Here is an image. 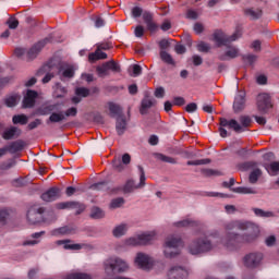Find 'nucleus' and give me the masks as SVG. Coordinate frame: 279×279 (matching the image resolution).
I'll use <instances>...</instances> for the list:
<instances>
[{"label": "nucleus", "mask_w": 279, "mask_h": 279, "mask_svg": "<svg viewBox=\"0 0 279 279\" xmlns=\"http://www.w3.org/2000/svg\"><path fill=\"white\" fill-rule=\"evenodd\" d=\"M241 38V32L236 31L231 36L226 33H215L214 40L217 43V47H227V50L219 54L218 59L221 62H228V60H234V58H239L241 56V51L235 46H230V43H234V40H239Z\"/></svg>", "instance_id": "1"}, {"label": "nucleus", "mask_w": 279, "mask_h": 279, "mask_svg": "<svg viewBox=\"0 0 279 279\" xmlns=\"http://www.w3.org/2000/svg\"><path fill=\"white\" fill-rule=\"evenodd\" d=\"M225 230H246V233L241 234V244L243 243H254L258 239L260 229L254 222L247 221H231L225 225Z\"/></svg>", "instance_id": "2"}, {"label": "nucleus", "mask_w": 279, "mask_h": 279, "mask_svg": "<svg viewBox=\"0 0 279 279\" xmlns=\"http://www.w3.org/2000/svg\"><path fill=\"white\" fill-rule=\"evenodd\" d=\"M219 121V132L221 138H226L228 136V130H226V128L233 130L235 134H241V132H245L247 128L252 125V118L250 116H241L239 118L240 122L235 119L228 120L226 118H220Z\"/></svg>", "instance_id": "3"}, {"label": "nucleus", "mask_w": 279, "mask_h": 279, "mask_svg": "<svg viewBox=\"0 0 279 279\" xmlns=\"http://www.w3.org/2000/svg\"><path fill=\"white\" fill-rule=\"evenodd\" d=\"M47 209L38 204L32 205L26 213V219L31 226L47 223V221H56L58 217L53 211L50 213V218H45Z\"/></svg>", "instance_id": "4"}, {"label": "nucleus", "mask_w": 279, "mask_h": 279, "mask_svg": "<svg viewBox=\"0 0 279 279\" xmlns=\"http://www.w3.org/2000/svg\"><path fill=\"white\" fill-rule=\"evenodd\" d=\"M104 269L108 276H117V274H125L130 266L119 257H109L104 262Z\"/></svg>", "instance_id": "5"}, {"label": "nucleus", "mask_w": 279, "mask_h": 279, "mask_svg": "<svg viewBox=\"0 0 279 279\" xmlns=\"http://www.w3.org/2000/svg\"><path fill=\"white\" fill-rule=\"evenodd\" d=\"M215 245L213 242L207 238H197L194 239L189 245V252L192 256H198V254H206V252L213 251Z\"/></svg>", "instance_id": "6"}, {"label": "nucleus", "mask_w": 279, "mask_h": 279, "mask_svg": "<svg viewBox=\"0 0 279 279\" xmlns=\"http://www.w3.org/2000/svg\"><path fill=\"white\" fill-rule=\"evenodd\" d=\"M221 244L229 252H235L241 247V234L234 230H226L225 236L221 239Z\"/></svg>", "instance_id": "7"}, {"label": "nucleus", "mask_w": 279, "mask_h": 279, "mask_svg": "<svg viewBox=\"0 0 279 279\" xmlns=\"http://www.w3.org/2000/svg\"><path fill=\"white\" fill-rule=\"evenodd\" d=\"M137 169L140 171L138 185L134 183V180H128L123 187L121 186L114 187L111 191V193L117 194L119 193V191H123V193L128 194V193H133L135 189H143V186H145V180H147V178H145V169H143V166H138Z\"/></svg>", "instance_id": "8"}, {"label": "nucleus", "mask_w": 279, "mask_h": 279, "mask_svg": "<svg viewBox=\"0 0 279 279\" xmlns=\"http://www.w3.org/2000/svg\"><path fill=\"white\" fill-rule=\"evenodd\" d=\"M239 167L242 169V171H248V169H252L248 175L250 184H256V182H258V178L263 175V170L258 168V162L256 161H246L241 163Z\"/></svg>", "instance_id": "9"}, {"label": "nucleus", "mask_w": 279, "mask_h": 279, "mask_svg": "<svg viewBox=\"0 0 279 279\" xmlns=\"http://www.w3.org/2000/svg\"><path fill=\"white\" fill-rule=\"evenodd\" d=\"M256 106L260 114H268L269 110L274 108V102H271V96H269V94H259L257 96Z\"/></svg>", "instance_id": "10"}, {"label": "nucleus", "mask_w": 279, "mask_h": 279, "mask_svg": "<svg viewBox=\"0 0 279 279\" xmlns=\"http://www.w3.org/2000/svg\"><path fill=\"white\" fill-rule=\"evenodd\" d=\"M154 239H156V234L154 232L143 233L135 238H130L129 240H126V245H149L151 241H154Z\"/></svg>", "instance_id": "11"}, {"label": "nucleus", "mask_w": 279, "mask_h": 279, "mask_svg": "<svg viewBox=\"0 0 279 279\" xmlns=\"http://www.w3.org/2000/svg\"><path fill=\"white\" fill-rule=\"evenodd\" d=\"M263 263V253H250L243 257V265L247 269H256Z\"/></svg>", "instance_id": "12"}, {"label": "nucleus", "mask_w": 279, "mask_h": 279, "mask_svg": "<svg viewBox=\"0 0 279 279\" xmlns=\"http://www.w3.org/2000/svg\"><path fill=\"white\" fill-rule=\"evenodd\" d=\"M47 43H51V37H47L41 41H38L27 52H26V60L27 62H32L33 60H36L38 58V53L43 51V48Z\"/></svg>", "instance_id": "13"}, {"label": "nucleus", "mask_w": 279, "mask_h": 279, "mask_svg": "<svg viewBox=\"0 0 279 279\" xmlns=\"http://www.w3.org/2000/svg\"><path fill=\"white\" fill-rule=\"evenodd\" d=\"M158 101L149 96V93L144 94V98L141 101L140 113L147 114L150 108H154Z\"/></svg>", "instance_id": "14"}, {"label": "nucleus", "mask_w": 279, "mask_h": 279, "mask_svg": "<svg viewBox=\"0 0 279 279\" xmlns=\"http://www.w3.org/2000/svg\"><path fill=\"white\" fill-rule=\"evenodd\" d=\"M135 263L140 269H151L154 265V260H151V257L144 253H138Z\"/></svg>", "instance_id": "15"}, {"label": "nucleus", "mask_w": 279, "mask_h": 279, "mask_svg": "<svg viewBox=\"0 0 279 279\" xmlns=\"http://www.w3.org/2000/svg\"><path fill=\"white\" fill-rule=\"evenodd\" d=\"M130 162H132V156H130V154L126 153L122 156V162H121V159L119 158L118 159L114 158L112 160L113 169L119 173H121V171L125 169L124 165H130Z\"/></svg>", "instance_id": "16"}, {"label": "nucleus", "mask_w": 279, "mask_h": 279, "mask_svg": "<svg viewBox=\"0 0 279 279\" xmlns=\"http://www.w3.org/2000/svg\"><path fill=\"white\" fill-rule=\"evenodd\" d=\"M142 16L148 32H150L151 34H154V32H158V24L154 22V14L151 12L144 11Z\"/></svg>", "instance_id": "17"}, {"label": "nucleus", "mask_w": 279, "mask_h": 279, "mask_svg": "<svg viewBox=\"0 0 279 279\" xmlns=\"http://www.w3.org/2000/svg\"><path fill=\"white\" fill-rule=\"evenodd\" d=\"M245 110V92H240L233 101V112L239 114V112H243Z\"/></svg>", "instance_id": "18"}, {"label": "nucleus", "mask_w": 279, "mask_h": 279, "mask_svg": "<svg viewBox=\"0 0 279 279\" xmlns=\"http://www.w3.org/2000/svg\"><path fill=\"white\" fill-rule=\"evenodd\" d=\"M43 202H56L60 197L59 187H50L48 191L41 194Z\"/></svg>", "instance_id": "19"}, {"label": "nucleus", "mask_w": 279, "mask_h": 279, "mask_svg": "<svg viewBox=\"0 0 279 279\" xmlns=\"http://www.w3.org/2000/svg\"><path fill=\"white\" fill-rule=\"evenodd\" d=\"M36 97H38V92L28 89L23 100V108H34L36 106Z\"/></svg>", "instance_id": "20"}, {"label": "nucleus", "mask_w": 279, "mask_h": 279, "mask_svg": "<svg viewBox=\"0 0 279 279\" xmlns=\"http://www.w3.org/2000/svg\"><path fill=\"white\" fill-rule=\"evenodd\" d=\"M116 130L119 136L125 134V130H128V120L125 119V116L116 118Z\"/></svg>", "instance_id": "21"}, {"label": "nucleus", "mask_w": 279, "mask_h": 279, "mask_svg": "<svg viewBox=\"0 0 279 279\" xmlns=\"http://www.w3.org/2000/svg\"><path fill=\"white\" fill-rule=\"evenodd\" d=\"M64 121H66L64 111H53L47 120V125H49V123H64Z\"/></svg>", "instance_id": "22"}, {"label": "nucleus", "mask_w": 279, "mask_h": 279, "mask_svg": "<svg viewBox=\"0 0 279 279\" xmlns=\"http://www.w3.org/2000/svg\"><path fill=\"white\" fill-rule=\"evenodd\" d=\"M75 232H77V228H75L74 226H64V227L54 229L52 231V234L54 236H58L59 234H62V235L75 234Z\"/></svg>", "instance_id": "23"}, {"label": "nucleus", "mask_w": 279, "mask_h": 279, "mask_svg": "<svg viewBox=\"0 0 279 279\" xmlns=\"http://www.w3.org/2000/svg\"><path fill=\"white\" fill-rule=\"evenodd\" d=\"M21 136V130L16 126H12L3 132L2 138L4 141H12V138H19Z\"/></svg>", "instance_id": "24"}, {"label": "nucleus", "mask_w": 279, "mask_h": 279, "mask_svg": "<svg viewBox=\"0 0 279 279\" xmlns=\"http://www.w3.org/2000/svg\"><path fill=\"white\" fill-rule=\"evenodd\" d=\"M23 147H25V142H23L22 140H17L11 143L9 146H5L4 148L10 154H16V151H23Z\"/></svg>", "instance_id": "25"}, {"label": "nucleus", "mask_w": 279, "mask_h": 279, "mask_svg": "<svg viewBox=\"0 0 279 279\" xmlns=\"http://www.w3.org/2000/svg\"><path fill=\"white\" fill-rule=\"evenodd\" d=\"M59 73H62L63 77H68L69 80H71V77H74L75 75V68L68 63H64L60 66Z\"/></svg>", "instance_id": "26"}, {"label": "nucleus", "mask_w": 279, "mask_h": 279, "mask_svg": "<svg viewBox=\"0 0 279 279\" xmlns=\"http://www.w3.org/2000/svg\"><path fill=\"white\" fill-rule=\"evenodd\" d=\"M56 110H58V104L47 105V106L39 107L37 109V114H39L40 117H46L47 114H51L56 112Z\"/></svg>", "instance_id": "27"}, {"label": "nucleus", "mask_w": 279, "mask_h": 279, "mask_svg": "<svg viewBox=\"0 0 279 279\" xmlns=\"http://www.w3.org/2000/svg\"><path fill=\"white\" fill-rule=\"evenodd\" d=\"M88 60L89 62H97V60H108V53L96 48L95 52L89 53Z\"/></svg>", "instance_id": "28"}, {"label": "nucleus", "mask_w": 279, "mask_h": 279, "mask_svg": "<svg viewBox=\"0 0 279 279\" xmlns=\"http://www.w3.org/2000/svg\"><path fill=\"white\" fill-rule=\"evenodd\" d=\"M245 16H250L251 21H258L263 16V10L254 8L251 9H244Z\"/></svg>", "instance_id": "29"}, {"label": "nucleus", "mask_w": 279, "mask_h": 279, "mask_svg": "<svg viewBox=\"0 0 279 279\" xmlns=\"http://www.w3.org/2000/svg\"><path fill=\"white\" fill-rule=\"evenodd\" d=\"M113 189L108 182H99L92 185L93 191H107V193H114L112 192Z\"/></svg>", "instance_id": "30"}, {"label": "nucleus", "mask_w": 279, "mask_h": 279, "mask_svg": "<svg viewBox=\"0 0 279 279\" xmlns=\"http://www.w3.org/2000/svg\"><path fill=\"white\" fill-rule=\"evenodd\" d=\"M264 168L266 169L267 173H269V175H278L279 174V161L264 163Z\"/></svg>", "instance_id": "31"}, {"label": "nucleus", "mask_w": 279, "mask_h": 279, "mask_svg": "<svg viewBox=\"0 0 279 279\" xmlns=\"http://www.w3.org/2000/svg\"><path fill=\"white\" fill-rule=\"evenodd\" d=\"M109 111L111 112V117H116V119L119 117H125V114H123V109L117 104L110 102Z\"/></svg>", "instance_id": "32"}, {"label": "nucleus", "mask_w": 279, "mask_h": 279, "mask_svg": "<svg viewBox=\"0 0 279 279\" xmlns=\"http://www.w3.org/2000/svg\"><path fill=\"white\" fill-rule=\"evenodd\" d=\"M71 243V240H59L57 241L58 245H63L64 250H73V251H80L82 250V244H69Z\"/></svg>", "instance_id": "33"}, {"label": "nucleus", "mask_w": 279, "mask_h": 279, "mask_svg": "<svg viewBox=\"0 0 279 279\" xmlns=\"http://www.w3.org/2000/svg\"><path fill=\"white\" fill-rule=\"evenodd\" d=\"M180 245H182V239L178 236L168 238L166 241V247H168V250L180 247Z\"/></svg>", "instance_id": "34"}, {"label": "nucleus", "mask_w": 279, "mask_h": 279, "mask_svg": "<svg viewBox=\"0 0 279 279\" xmlns=\"http://www.w3.org/2000/svg\"><path fill=\"white\" fill-rule=\"evenodd\" d=\"M231 191L233 193H239L241 195H256V190L252 189V187H233L231 189Z\"/></svg>", "instance_id": "35"}, {"label": "nucleus", "mask_w": 279, "mask_h": 279, "mask_svg": "<svg viewBox=\"0 0 279 279\" xmlns=\"http://www.w3.org/2000/svg\"><path fill=\"white\" fill-rule=\"evenodd\" d=\"M96 73L98 74L99 77H106V76L110 75V70L108 68V63L105 62L101 65H98L96 68Z\"/></svg>", "instance_id": "36"}, {"label": "nucleus", "mask_w": 279, "mask_h": 279, "mask_svg": "<svg viewBox=\"0 0 279 279\" xmlns=\"http://www.w3.org/2000/svg\"><path fill=\"white\" fill-rule=\"evenodd\" d=\"M159 56L162 62H165L166 64H171L172 66H175V61L173 60V57H171L169 52L161 50L159 52Z\"/></svg>", "instance_id": "37"}, {"label": "nucleus", "mask_w": 279, "mask_h": 279, "mask_svg": "<svg viewBox=\"0 0 279 279\" xmlns=\"http://www.w3.org/2000/svg\"><path fill=\"white\" fill-rule=\"evenodd\" d=\"M201 173L202 175H204V178H215V177L223 175V172L215 169H202Z\"/></svg>", "instance_id": "38"}, {"label": "nucleus", "mask_w": 279, "mask_h": 279, "mask_svg": "<svg viewBox=\"0 0 279 279\" xmlns=\"http://www.w3.org/2000/svg\"><path fill=\"white\" fill-rule=\"evenodd\" d=\"M71 210H76L75 215H82L84 210H86V206L80 202L72 201V204L70 205Z\"/></svg>", "instance_id": "39"}, {"label": "nucleus", "mask_w": 279, "mask_h": 279, "mask_svg": "<svg viewBox=\"0 0 279 279\" xmlns=\"http://www.w3.org/2000/svg\"><path fill=\"white\" fill-rule=\"evenodd\" d=\"M177 228H195L197 226V221L191 220V219H185L175 222Z\"/></svg>", "instance_id": "40"}, {"label": "nucleus", "mask_w": 279, "mask_h": 279, "mask_svg": "<svg viewBox=\"0 0 279 279\" xmlns=\"http://www.w3.org/2000/svg\"><path fill=\"white\" fill-rule=\"evenodd\" d=\"M154 156L157 158V160H161V162H169L170 165H175L178 162L175 158L162 155L160 153H156Z\"/></svg>", "instance_id": "41"}, {"label": "nucleus", "mask_w": 279, "mask_h": 279, "mask_svg": "<svg viewBox=\"0 0 279 279\" xmlns=\"http://www.w3.org/2000/svg\"><path fill=\"white\" fill-rule=\"evenodd\" d=\"M12 121L14 125H27L28 118L25 114L13 116Z\"/></svg>", "instance_id": "42"}, {"label": "nucleus", "mask_w": 279, "mask_h": 279, "mask_svg": "<svg viewBox=\"0 0 279 279\" xmlns=\"http://www.w3.org/2000/svg\"><path fill=\"white\" fill-rule=\"evenodd\" d=\"M104 217H106V214L104 213V210H101V208L99 207L92 208V211H90L92 219H104Z\"/></svg>", "instance_id": "43"}, {"label": "nucleus", "mask_w": 279, "mask_h": 279, "mask_svg": "<svg viewBox=\"0 0 279 279\" xmlns=\"http://www.w3.org/2000/svg\"><path fill=\"white\" fill-rule=\"evenodd\" d=\"M128 232V225L122 223L113 229V236H123Z\"/></svg>", "instance_id": "44"}, {"label": "nucleus", "mask_w": 279, "mask_h": 279, "mask_svg": "<svg viewBox=\"0 0 279 279\" xmlns=\"http://www.w3.org/2000/svg\"><path fill=\"white\" fill-rule=\"evenodd\" d=\"M257 58L256 54H242V61L244 64H248V66H253Z\"/></svg>", "instance_id": "45"}, {"label": "nucleus", "mask_w": 279, "mask_h": 279, "mask_svg": "<svg viewBox=\"0 0 279 279\" xmlns=\"http://www.w3.org/2000/svg\"><path fill=\"white\" fill-rule=\"evenodd\" d=\"M107 66L109 71H112L113 73H121V65L114 60L107 61Z\"/></svg>", "instance_id": "46"}, {"label": "nucleus", "mask_w": 279, "mask_h": 279, "mask_svg": "<svg viewBox=\"0 0 279 279\" xmlns=\"http://www.w3.org/2000/svg\"><path fill=\"white\" fill-rule=\"evenodd\" d=\"M253 211L255 213L256 217H264V218L274 217L272 211H265L260 208H253Z\"/></svg>", "instance_id": "47"}, {"label": "nucleus", "mask_w": 279, "mask_h": 279, "mask_svg": "<svg viewBox=\"0 0 279 279\" xmlns=\"http://www.w3.org/2000/svg\"><path fill=\"white\" fill-rule=\"evenodd\" d=\"M5 25H8L9 29H16L19 27V20H16L14 15H12L8 19Z\"/></svg>", "instance_id": "48"}, {"label": "nucleus", "mask_w": 279, "mask_h": 279, "mask_svg": "<svg viewBox=\"0 0 279 279\" xmlns=\"http://www.w3.org/2000/svg\"><path fill=\"white\" fill-rule=\"evenodd\" d=\"M211 160L210 159H197L194 161H187V166H194V167H199L201 165H210Z\"/></svg>", "instance_id": "49"}, {"label": "nucleus", "mask_w": 279, "mask_h": 279, "mask_svg": "<svg viewBox=\"0 0 279 279\" xmlns=\"http://www.w3.org/2000/svg\"><path fill=\"white\" fill-rule=\"evenodd\" d=\"M51 71V65L50 64H45L43 65L37 72L36 75L37 77H43V75H47Z\"/></svg>", "instance_id": "50"}, {"label": "nucleus", "mask_w": 279, "mask_h": 279, "mask_svg": "<svg viewBox=\"0 0 279 279\" xmlns=\"http://www.w3.org/2000/svg\"><path fill=\"white\" fill-rule=\"evenodd\" d=\"M197 51H201V53H208L210 51V45L206 44V41H201L197 44Z\"/></svg>", "instance_id": "51"}, {"label": "nucleus", "mask_w": 279, "mask_h": 279, "mask_svg": "<svg viewBox=\"0 0 279 279\" xmlns=\"http://www.w3.org/2000/svg\"><path fill=\"white\" fill-rule=\"evenodd\" d=\"M9 216L10 214L8 213V210L0 209V228H2V226H5L8 223Z\"/></svg>", "instance_id": "52"}, {"label": "nucleus", "mask_w": 279, "mask_h": 279, "mask_svg": "<svg viewBox=\"0 0 279 279\" xmlns=\"http://www.w3.org/2000/svg\"><path fill=\"white\" fill-rule=\"evenodd\" d=\"M125 204V199L123 197H118L111 201L110 208H121Z\"/></svg>", "instance_id": "53"}, {"label": "nucleus", "mask_w": 279, "mask_h": 279, "mask_svg": "<svg viewBox=\"0 0 279 279\" xmlns=\"http://www.w3.org/2000/svg\"><path fill=\"white\" fill-rule=\"evenodd\" d=\"M65 279H93V278H90V275L88 274L78 272V274L69 275Z\"/></svg>", "instance_id": "54"}, {"label": "nucleus", "mask_w": 279, "mask_h": 279, "mask_svg": "<svg viewBox=\"0 0 279 279\" xmlns=\"http://www.w3.org/2000/svg\"><path fill=\"white\" fill-rule=\"evenodd\" d=\"M75 94L78 97H88V95H90V89L85 88V87H78V88H76Z\"/></svg>", "instance_id": "55"}, {"label": "nucleus", "mask_w": 279, "mask_h": 279, "mask_svg": "<svg viewBox=\"0 0 279 279\" xmlns=\"http://www.w3.org/2000/svg\"><path fill=\"white\" fill-rule=\"evenodd\" d=\"M72 203H73V201L58 203V204H56V208H57L58 210L71 209V204H72Z\"/></svg>", "instance_id": "56"}, {"label": "nucleus", "mask_w": 279, "mask_h": 279, "mask_svg": "<svg viewBox=\"0 0 279 279\" xmlns=\"http://www.w3.org/2000/svg\"><path fill=\"white\" fill-rule=\"evenodd\" d=\"M144 12L143 9L141 7H134L132 9V16L133 19H138L141 16H143Z\"/></svg>", "instance_id": "57"}, {"label": "nucleus", "mask_w": 279, "mask_h": 279, "mask_svg": "<svg viewBox=\"0 0 279 279\" xmlns=\"http://www.w3.org/2000/svg\"><path fill=\"white\" fill-rule=\"evenodd\" d=\"M16 96H10L5 99V106H8V108H14V106H16Z\"/></svg>", "instance_id": "58"}, {"label": "nucleus", "mask_w": 279, "mask_h": 279, "mask_svg": "<svg viewBox=\"0 0 279 279\" xmlns=\"http://www.w3.org/2000/svg\"><path fill=\"white\" fill-rule=\"evenodd\" d=\"M64 117H65V120H66V117H77V108L75 107L69 108L66 111H64Z\"/></svg>", "instance_id": "59"}, {"label": "nucleus", "mask_w": 279, "mask_h": 279, "mask_svg": "<svg viewBox=\"0 0 279 279\" xmlns=\"http://www.w3.org/2000/svg\"><path fill=\"white\" fill-rule=\"evenodd\" d=\"M169 47H171V41H169V39H161L159 41V48L161 49V51H165V49H169Z\"/></svg>", "instance_id": "60"}, {"label": "nucleus", "mask_w": 279, "mask_h": 279, "mask_svg": "<svg viewBox=\"0 0 279 279\" xmlns=\"http://www.w3.org/2000/svg\"><path fill=\"white\" fill-rule=\"evenodd\" d=\"M14 167L13 161L2 162L0 163V171H8L9 169H12Z\"/></svg>", "instance_id": "61"}, {"label": "nucleus", "mask_w": 279, "mask_h": 279, "mask_svg": "<svg viewBox=\"0 0 279 279\" xmlns=\"http://www.w3.org/2000/svg\"><path fill=\"white\" fill-rule=\"evenodd\" d=\"M154 95L157 99H162L165 97V87H157Z\"/></svg>", "instance_id": "62"}, {"label": "nucleus", "mask_w": 279, "mask_h": 279, "mask_svg": "<svg viewBox=\"0 0 279 279\" xmlns=\"http://www.w3.org/2000/svg\"><path fill=\"white\" fill-rule=\"evenodd\" d=\"M265 243L267 247H274L276 245V235H269L266 238Z\"/></svg>", "instance_id": "63"}, {"label": "nucleus", "mask_w": 279, "mask_h": 279, "mask_svg": "<svg viewBox=\"0 0 279 279\" xmlns=\"http://www.w3.org/2000/svg\"><path fill=\"white\" fill-rule=\"evenodd\" d=\"M38 125H43V120L36 119L35 121L31 122V123L27 125V129H28V130H36V128H38Z\"/></svg>", "instance_id": "64"}]
</instances>
